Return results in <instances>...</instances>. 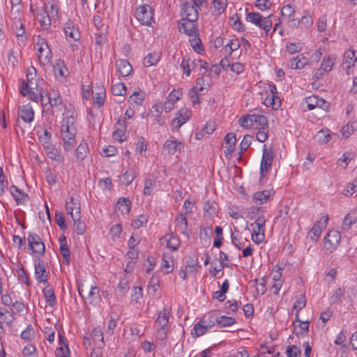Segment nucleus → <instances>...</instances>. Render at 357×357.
<instances>
[{"instance_id":"nucleus-54","label":"nucleus","mask_w":357,"mask_h":357,"mask_svg":"<svg viewBox=\"0 0 357 357\" xmlns=\"http://www.w3.org/2000/svg\"><path fill=\"white\" fill-rule=\"evenodd\" d=\"M251 117L252 115L250 114L241 116L238 121L241 126L246 128L254 127V123H252V119Z\"/></svg>"},{"instance_id":"nucleus-30","label":"nucleus","mask_w":357,"mask_h":357,"mask_svg":"<svg viewBox=\"0 0 357 357\" xmlns=\"http://www.w3.org/2000/svg\"><path fill=\"white\" fill-rule=\"evenodd\" d=\"M252 123L257 129L266 130L268 127L267 117L264 115H252Z\"/></svg>"},{"instance_id":"nucleus-37","label":"nucleus","mask_w":357,"mask_h":357,"mask_svg":"<svg viewBox=\"0 0 357 357\" xmlns=\"http://www.w3.org/2000/svg\"><path fill=\"white\" fill-rule=\"evenodd\" d=\"M264 104L267 107H271L273 109H277L281 105V100L277 95L268 96L264 100Z\"/></svg>"},{"instance_id":"nucleus-61","label":"nucleus","mask_w":357,"mask_h":357,"mask_svg":"<svg viewBox=\"0 0 357 357\" xmlns=\"http://www.w3.org/2000/svg\"><path fill=\"white\" fill-rule=\"evenodd\" d=\"M272 3L268 0H256L255 6L261 10H264L271 8Z\"/></svg>"},{"instance_id":"nucleus-59","label":"nucleus","mask_w":357,"mask_h":357,"mask_svg":"<svg viewBox=\"0 0 357 357\" xmlns=\"http://www.w3.org/2000/svg\"><path fill=\"white\" fill-rule=\"evenodd\" d=\"M36 353V347L32 344L25 346L22 350L24 357H35Z\"/></svg>"},{"instance_id":"nucleus-27","label":"nucleus","mask_w":357,"mask_h":357,"mask_svg":"<svg viewBox=\"0 0 357 357\" xmlns=\"http://www.w3.org/2000/svg\"><path fill=\"white\" fill-rule=\"evenodd\" d=\"M48 102L52 107H58L62 104V99L59 91L52 89L47 93Z\"/></svg>"},{"instance_id":"nucleus-17","label":"nucleus","mask_w":357,"mask_h":357,"mask_svg":"<svg viewBox=\"0 0 357 357\" xmlns=\"http://www.w3.org/2000/svg\"><path fill=\"white\" fill-rule=\"evenodd\" d=\"M100 290L96 286H91L89 291L87 293L85 300L91 305H96L100 302L101 296L100 294Z\"/></svg>"},{"instance_id":"nucleus-39","label":"nucleus","mask_w":357,"mask_h":357,"mask_svg":"<svg viewBox=\"0 0 357 357\" xmlns=\"http://www.w3.org/2000/svg\"><path fill=\"white\" fill-rule=\"evenodd\" d=\"M343 60V66L351 64L354 66V63L357 61V52L353 50H348L344 52Z\"/></svg>"},{"instance_id":"nucleus-57","label":"nucleus","mask_w":357,"mask_h":357,"mask_svg":"<svg viewBox=\"0 0 357 357\" xmlns=\"http://www.w3.org/2000/svg\"><path fill=\"white\" fill-rule=\"evenodd\" d=\"M55 220L56 224L59 226L60 229L62 231H65L67 229V225L66 224V220L63 215L61 212H56L55 213Z\"/></svg>"},{"instance_id":"nucleus-38","label":"nucleus","mask_w":357,"mask_h":357,"mask_svg":"<svg viewBox=\"0 0 357 357\" xmlns=\"http://www.w3.org/2000/svg\"><path fill=\"white\" fill-rule=\"evenodd\" d=\"M131 202L129 199L122 197L116 203V207L121 211L122 213H128L130 210Z\"/></svg>"},{"instance_id":"nucleus-56","label":"nucleus","mask_w":357,"mask_h":357,"mask_svg":"<svg viewBox=\"0 0 357 357\" xmlns=\"http://www.w3.org/2000/svg\"><path fill=\"white\" fill-rule=\"evenodd\" d=\"M286 354L288 357H300L301 351L297 346L291 345L287 347Z\"/></svg>"},{"instance_id":"nucleus-42","label":"nucleus","mask_w":357,"mask_h":357,"mask_svg":"<svg viewBox=\"0 0 357 357\" xmlns=\"http://www.w3.org/2000/svg\"><path fill=\"white\" fill-rule=\"evenodd\" d=\"M13 313L6 308L0 307V316L3 317V321L8 326H11L15 320Z\"/></svg>"},{"instance_id":"nucleus-47","label":"nucleus","mask_w":357,"mask_h":357,"mask_svg":"<svg viewBox=\"0 0 357 357\" xmlns=\"http://www.w3.org/2000/svg\"><path fill=\"white\" fill-rule=\"evenodd\" d=\"M357 128V123L356 122H352L351 124H347L346 126H344L342 128V135L348 138L352 133H354V130Z\"/></svg>"},{"instance_id":"nucleus-53","label":"nucleus","mask_w":357,"mask_h":357,"mask_svg":"<svg viewBox=\"0 0 357 357\" xmlns=\"http://www.w3.org/2000/svg\"><path fill=\"white\" fill-rule=\"evenodd\" d=\"M112 93L115 96H123L126 94V86L123 83H117L112 86Z\"/></svg>"},{"instance_id":"nucleus-24","label":"nucleus","mask_w":357,"mask_h":357,"mask_svg":"<svg viewBox=\"0 0 357 357\" xmlns=\"http://www.w3.org/2000/svg\"><path fill=\"white\" fill-rule=\"evenodd\" d=\"M36 135L38 137L40 143L44 148H50L51 133L47 130L42 128L37 130Z\"/></svg>"},{"instance_id":"nucleus-11","label":"nucleus","mask_w":357,"mask_h":357,"mask_svg":"<svg viewBox=\"0 0 357 357\" xmlns=\"http://www.w3.org/2000/svg\"><path fill=\"white\" fill-rule=\"evenodd\" d=\"M38 51V60L42 65L45 66L51 63L52 54L47 43L43 42Z\"/></svg>"},{"instance_id":"nucleus-6","label":"nucleus","mask_w":357,"mask_h":357,"mask_svg":"<svg viewBox=\"0 0 357 357\" xmlns=\"http://www.w3.org/2000/svg\"><path fill=\"white\" fill-rule=\"evenodd\" d=\"M188 1L183 3L182 15L183 17L181 21L196 22L198 19L199 13L191 0Z\"/></svg>"},{"instance_id":"nucleus-34","label":"nucleus","mask_w":357,"mask_h":357,"mask_svg":"<svg viewBox=\"0 0 357 357\" xmlns=\"http://www.w3.org/2000/svg\"><path fill=\"white\" fill-rule=\"evenodd\" d=\"M93 100L95 105L98 107H101L104 105L105 98V91L102 88L98 89V91L92 90Z\"/></svg>"},{"instance_id":"nucleus-16","label":"nucleus","mask_w":357,"mask_h":357,"mask_svg":"<svg viewBox=\"0 0 357 357\" xmlns=\"http://www.w3.org/2000/svg\"><path fill=\"white\" fill-rule=\"evenodd\" d=\"M18 116L21 117L24 122L31 123L34 116L33 108L29 105H23L18 109Z\"/></svg>"},{"instance_id":"nucleus-20","label":"nucleus","mask_w":357,"mask_h":357,"mask_svg":"<svg viewBox=\"0 0 357 357\" xmlns=\"http://www.w3.org/2000/svg\"><path fill=\"white\" fill-rule=\"evenodd\" d=\"M80 206H75V216L72 217L74 221L75 230L77 234H82L85 231V224L80 220Z\"/></svg>"},{"instance_id":"nucleus-18","label":"nucleus","mask_w":357,"mask_h":357,"mask_svg":"<svg viewBox=\"0 0 357 357\" xmlns=\"http://www.w3.org/2000/svg\"><path fill=\"white\" fill-rule=\"evenodd\" d=\"M176 229L181 234L186 235L188 234V220L183 213L178 214L176 218Z\"/></svg>"},{"instance_id":"nucleus-64","label":"nucleus","mask_w":357,"mask_h":357,"mask_svg":"<svg viewBox=\"0 0 357 357\" xmlns=\"http://www.w3.org/2000/svg\"><path fill=\"white\" fill-rule=\"evenodd\" d=\"M147 222V218L144 215H140L137 220H135L132 222V226L135 229L139 228L143 226L144 223Z\"/></svg>"},{"instance_id":"nucleus-25","label":"nucleus","mask_w":357,"mask_h":357,"mask_svg":"<svg viewBox=\"0 0 357 357\" xmlns=\"http://www.w3.org/2000/svg\"><path fill=\"white\" fill-rule=\"evenodd\" d=\"M116 128L115 131L113 132V137L116 140L123 142L122 137L124 135L126 130V123L125 120L119 119L116 123Z\"/></svg>"},{"instance_id":"nucleus-40","label":"nucleus","mask_w":357,"mask_h":357,"mask_svg":"<svg viewBox=\"0 0 357 357\" xmlns=\"http://www.w3.org/2000/svg\"><path fill=\"white\" fill-rule=\"evenodd\" d=\"M155 185V180L152 175H148L144 181V188L143 193L144 195H149L152 191L153 188Z\"/></svg>"},{"instance_id":"nucleus-52","label":"nucleus","mask_w":357,"mask_h":357,"mask_svg":"<svg viewBox=\"0 0 357 357\" xmlns=\"http://www.w3.org/2000/svg\"><path fill=\"white\" fill-rule=\"evenodd\" d=\"M216 321L221 326H230L235 323V319L231 317L222 316L216 319Z\"/></svg>"},{"instance_id":"nucleus-14","label":"nucleus","mask_w":357,"mask_h":357,"mask_svg":"<svg viewBox=\"0 0 357 357\" xmlns=\"http://www.w3.org/2000/svg\"><path fill=\"white\" fill-rule=\"evenodd\" d=\"M211 326L212 325L208 324L207 320L204 317L194 326L192 335L196 337H199L206 333Z\"/></svg>"},{"instance_id":"nucleus-22","label":"nucleus","mask_w":357,"mask_h":357,"mask_svg":"<svg viewBox=\"0 0 357 357\" xmlns=\"http://www.w3.org/2000/svg\"><path fill=\"white\" fill-rule=\"evenodd\" d=\"M118 72L123 77L128 76L132 72V66L127 60L119 59L116 62Z\"/></svg>"},{"instance_id":"nucleus-48","label":"nucleus","mask_w":357,"mask_h":357,"mask_svg":"<svg viewBox=\"0 0 357 357\" xmlns=\"http://www.w3.org/2000/svg\"><path fill=\"white\" fill-rule=\"evenodd\" d=\"M335 59V56H329L326 59L323 60L321 66L323 68L324 70H326V72H329L332 70Z\"/></svg>"},{"instance_id":"nucleus-55","label":"nucleus","mask_w":357,"mask_h":357,"mask_svg":"<svg viewBox=\"0 0 357 357\" xmlns=\"http://www.w3.org/2000/svg\"><path fill=\"white\" fill-rule=\"evenodd\" d=\"M252 137L248 135H246L243 137V140L240 143V154H242L245 151H246L250 144H252Z\"/></svg>"},{"instance_id":"nucleus-7","label":"nucleus","mask_w":357,"mask_h":357,"mask_svg":"<svg viewBox=\"0 0 357 357\" xmlns=\"http://www.w3.org/2000/svg\"><path fill=\"white\" fill-rule=\"evenodd\" d=\"M34 273L38 282H47L48 272L46 271L45 262L41 259H36L34 261Z\"/></svg>"},{"instance_id":"nucleus-45","label":"nucleus","mask_w":357,"mask_h":357,"mask_svg":"<svg viewBox=\"0 0 357 357\" xmlns=\"http://www.w3.org/2000/svg\"><path fill=\"white\" fill-rule=\"evenodd\" d=\"M180 239L178 237L174 236L172 234L167 239V246L173 251L177 250L180 246Z\"/></svg>"},{"instance_id":"nucleus-5","label":"nucleus","mask_w":357,"mask_h":357,"mask_svg":"<svg viewBox=\"0 0 357 357\" xmlns=\"http://www.w3.org/2000/svg\"><path fill=\"white\" fill-rule=\"evenodd\" d=\"M341 240V234L338 231L331 230L324 239V245L326 250L332 252L339 245Z\"/></svg>"},{"instance_id":"nucleus-49","label":"nucleus","mask_w":357,"mask_h":357,"mask_svg":"<svg viewBox=\"0 0 357 357\" xmlns=\"http://www.w3.org/2000/svg\"><path fill=\"white\" fill-rule=\"evenodd\" d=\"M75 206H79V204L74 202L73 197H71L66 201V209L71 218L75 216L73 211H75Z\"/></svg>"},{"instance_id":"nucleus-46","label":"nucleus","mask_w":357,"mask_h":357,"mask_svg":"<svg viewBox=\"0 0 357 357\" xmlns=\"http://www.w3.org/2000/svg\"><path fill=\"white\" fill-rule=\"evenodd\" d=\"M204 90V86L198 87L197 86H194L190 91L189 96L190 97L191 102L195 105L199 103V98L198 95V91H202Z\"/></svg>"},{"instance_id":"nucleus-13","label":"nucleus","mask_w":357,"mask_h":357,"mask_svg":"<svg viewBox=\"0 0 357 357\" xmlns=\"http://www.w3.org/2000/svg\"><path fill=\"white\" fill-rule=\"evenodd\" d=\"M10 192L18 205L24 204L29 200L28 195L24 193L16 185H11Z\"/></svg>"},{"instance_id":"nucleus-21","label":"nucleus","mask_w":357,"mask_h":357,"mask_svg":"<svg viewBox=\"0 0 357 357\" xmlns=\"http://www.w3.org/2000/svg\"><path fill=\"white\" fill-rule=\"evenodd\" d=\"M90 338L92 339L95 345L98 349H102L105 347L103 333L99 328H95L90 335Z\"/></svg>"},{"instance_id":"nucleus-8","label":"nucleus","mask_w":357,"mask_h":357,"mask_svg":"<svg viewBox=\"0 0 357 357\" xmlns=\"http://www.w3.org/2000/svg\"><path fill=\"white\" fill-rule=\"evenodd\" d=\"M273 160V153L271 149H264L263 156L260 165V180L265 177Z\"/></svg>"},{"instance_id":"nucleus-31","label":"nucleus","mask_w":357,"mask_h":357,"mask_svg":"<svg viewBox=\"0 0 357 357\" xmlns=\"http://www.w3.org/2000/svg\"><path fill=\"white\" fill-rule=\"evenodd\" d=\"M308 63V59L300 54L294 57L290 66L292 69H302Z\"/></svg>"},{"instance_id":"nucleus-28","label":"nucleus","mask_w":357,"mask_h":357,"mask_svg":"<svg viewBox=\"0 0 357 357\" xmlns=\"http://www.w3.org/2000/svg\"><path fill=\"white\" fill-rule=\"evenodd\" d=\"M181 67L183 71V73L185 74L187 77L190 76L192 69H195L197 68V60H192L190 58H183L182 63L181 64Z\"/></svg>"},{"instance_id":"nucleus-19","label":"nucleus","mask_w":357,"mask_h":357,"mask_svg":"<svg viewBox=\"0 0 357 357\" xmlns=\"http://www.w3.org/2000/svg\"><path fill=\"white\" fill-rule=\"evenodd\" d=\"M59 241L60 243V252L63 257V262L68 265L70 262V251L67 243V238L65 236L63 235L60 236Z\"/></svg>"},{"instance_id":"nucleus-9","label":"nucleus","mask_w":357,"mask_h":357,"mask_svg":"<svg viewBox=\"0 0 357 357\" xmlns=\"http://www.w3.org/2000/svg\"><path fill=\"white\" fill-rule=\"evenodd\" d=\"M308 109L311 110L314 108L319 107L324 111H327L329 109L330 103L323 98H320L317 96H311L307 97L305 100Z\"/></svg>"},{"instance_id":"nucleus-58","label":"nucleus","mask_w":357,"mask_h":357,"mask_svg":"<svg viewBox=\"0 0 357 357\" xmlns=\"http://www.w3.org/2000/svg\"><path fill=\"white\" fill-rule=\"evenodd\" d=\"M142 298V288L140 287H135L132 289V294L131 295V301H134L135 303L139 302Z\"/></svg>"},{"instance_id":"nucleus-36","label":"nucleus","mask_w":357,"mask_h":357,"mask_svg":"<svg viewBox=\"0 0 357 357\" xmlns=\"http://www.w3.org/2000/svg\"><path fill=\"white\" fill-rule=\"evenodd\" d=\"M44 297L50 306L53 307L56 303V296L52 287L47 286L43 289Z\"/></svg>"},{"instance_id":"nucleus-29","label":"nucleus","mask_w":357,"mask_h":357,"mask_svg":"<svg viewBox=\"0 0 357 357\" xmlns=\"http://www.w3.org/2000/svg\"><path fill=\"white\" fill-rule=\"evenodd\" d=\"M253 227L251 234L252 239L255 243L259 244L264 239L265 227L260 228L259 225H255Z\"/></svg>"},{"instance_id":"nucleus-50","label":"nucleus","mask_w":357,"mask_h":357,"mask_svg":"<svg viewBox=\"0 0 357 357\" xmlns=\"http://www.w3.org/2000/svg\"><path fill=\"white\" fill-rule=\"evenodd\" d=\"M213 234V228L211 226L200 227L199 238L202 240L209 239Z\"/></svg>"},{"instance_id":"nucleus-32","label":"nucleus","mask_w":357,"mask_h":357,"mask_svg":"<svg viewBox=\"0 0 357 357\" xmlns=\"http://www.w3.org/2000/svg\"><path fill=\"white\" fill-rule=\"evenodd\" d=\"M357 221V213L356 211L349 212L344 218L342 222V229L349 230L351 225Z\"/></svg>"},{"instance_id":"nucleus-15","label":"nucleus","mask_w":357,"mask_h":357,"mask_svg":"<svg viewBox=\"0 0 357 357\" xmlns=\"http://www.w3.org/2000/svg\"><path fill=\"white\" fill-rule=\"evenodd\" d=\"M64 31L68 38L77 41L80 38V33L73 22L68 21L65 24Z\"/></svg>"},{"instance_id":"nucleus-26","label":"nucleus","mask_w":357,"mask_h":357,"mask_svg":"<svg viewBox=\"0 0 357 357\" xmlns=\"http://www.w3.org/2000/svg\"><path fill=\"white\" fill-rule=\"evenodd\" d=\"M190 117L189 112H184L183 113L180 111L178 113V116L175 117L172 122L173 128L178 129L182 125H183Z\"/></svg>"},{"instance_id":"nucleus-62","label":"nucleus","mask_w":357,"mask_h":357,"mask_svg":"<svg viewBox=\"0 0 357 357\" xmlns=\"http://www.w3.org/2000/svg\"><path fill=\"white\" fill-rule=\"evenodd\" d=\"M135 176L133 170L130 169L126 171L123 175V182L126 185H130L135 179Z\"/></svg>"},{"instance_id":"nucleus-41","label":"nucleus","mask_w":357,"mask_h":357,"mask_svg":"<svg viewBox=\"0 0 357 357\" xmlns=\"http://www.w3.org/2000/svg\"><path fill=\"white\" fill-rule=\"evenodd\" d=\"M271 195V192L268 190H264L261 192H257L255 193L253 196V199L257 204H262L266 203L269 197Z\"/></svg>"},{"instance_id":"nucleus-2","label":"nucleus","mask_w":357,"mask_h":357,"mask_svg":"<svg viewBox=\"0 0 357 357\" xmlns=\"http://www.w3.org/2000/svg\"><path fill=\"white\" fill-rule=\"evenodd\" d=\"M245 19L247 22L257 25L266 33L268 32L273 24L270 16L262 17L259 13H248L246 15Z\"/></svg>"},{"instance_id":"nucleus-63","label":"nucleus","mask_w":357,"mask_h":357,"mask_svg":"<svg viewBox=\"0 0 357 357\" xmlns=\"http://www.w3.org/2000/svg\"><path fill=\"white\" fill-rule=\"evenodd\" d=\"M330 135L325 131L320 130L317 133L316 137L318 139L319 143L326 144L329 141Z\"/></svg>"},{"instance_id":"nucleus-35","label":"nucleus","mask_w":357,"mask_h":357,"mask_svg":"<svg viewBox=\"0 0 357 357\" xmlns=\"http://www.w3.org/2000/svg\"><path fill=\"white\" fill-rule=\"evenodd\" d=\"M227 0H213V15L215 16H219L226 9Z\"/></svg>"},{"instance_id":"nucleus-4","label":"nucleus","mask_w":357,"mask_h":357,"mask_svg":"<svg viewBox=\"0 0 357 357\" xmlns=\"http://www.w3.org/2000/svg\"><path fill=\"white\" fill-rule=\"evenodd\" d=\"M29 248L33 253L43 255L45 253V245L40 237L36 234L30 233L27 237Z\"/></svg>"},{"instance_id":"nucleus-12","label":"nucleus","mask_w":357,"mask_h":357,"mask_svg":"<svg viewBox=\"0 0 357 357\" xmlns=\"http://www.w3.org/2000/svg\"><path fill=\"white\" fill-rule=\"evenodd\" d=\"M328 216L324 218V219H321L319 221L315 223L314 227L311 229L309 232V236L310 238L314 241H317L319 236L321 233L322 229L325 228L328 222Z\"/></svg>"},{"instance_id":"nucleus-23","label":"nucleus","mask_w":357,"mask_h":357,"mask_svg":"<svg viewBox=\"0 0 357 357\" xmlns=\"http://www.w3.org/2000/svg\"><path fill=\"white\" fill-rule=\"evenodd\" d=\"M194 22L181 21L179 23L178 30L181 33H184L188 36H194L197 32V29L193 24Z\"/></svg>"},{"instance_id":"nucleus-44","label":"nucleus","mask_w":357,"mask_h":357,"mask_svg":"<svg viewBox=\"0 0 357 357\" xmlns=\"http://www.w3.org/2000/svg\"><path fill=\"white\" fill-rule=\"evenodd\" d=\"M35 330L32 325L29 324L27 326L25 330H24L20 335L22 339L26 341H31L35 336Z\"/></svg>"},{"instance_id":"nucleus-10","label":"nucleus","mask_w":357,"mask_h":357,"mask_svg":"<svg viewBox=\"0 0 357 357\" xmlns=\"http://www.w3.org/2000/svg\"><path fill=\"white\" fill-rule=\"evenodd\" d=\"M169 322V317L167 314L166 313L165 310L159 312L158 318L156 319V324L160 328L159 331L157 333V337L163 340L166 336V327Z\"/></svg>"},{"instance_id":"nucleus-60","label":"nucleus","mask_w":357,"mask_h":357,"mask_svg":"<svg viewBox=\"0 0 357 357\" xmlns=\"http://www.w3.org/2000/svg\"><path fill=\"white\" fill-rule=\"evenodd\" d=\"M47 150V155L48 157L53 160H59L60 158L59 151L50 146V148H45Z\"/></svg>"},{"instance_id":"nucleus-51","label":"nucleus","mask_w":357,"mask_h":357,"mask_svg":"<svg viewBox=\"0 0 357 357\" xmlns=\"http://www.w3.org/2000/svg\"><path fill=\"white\" fill-rule=\"evenodd\" d=\"M159 57L157 54H149L144 61V65L149 67L155 65L158 61Z\"/></svg>"},{"instance_id":"nucleus-33","label":"nucleus","mask_w":357,"mask_h":357,"mask_svg":"<svg viewBox=\"0 0 357 357\" xmlns=\"http://www.w3.org/2000/svg\"><path fill=\"white\" fill-rule=\"evenodd\" d=\"M163 148L169 153L174 154L177 150L180 151L181 148H183V144L181 142H177L174 140H167L165 143Z\"/></svg>"},{"instance_id":"nucleus-1","label":"nucleus","mask_w":357,"mask_h":357,"mask_svg":"<svg viewBox=\"0 0 357 357\" xmlns=\"http://www.w3.org/2000/svg\"><path fill=\"white\" fill-rule=\"evenodd\" d=\"M61 137L63 141V149L68 151L75 145V138L77 134L75 118L73 114L63 118L61 126Z\"/></svg>"},{"instance_id":"nucleus-43","label":"nucleus","mask_w":357,"mask_h":357,"mask_svg":"<svg viewBox=\"0 0 357 357\" xmlns=\"http://www.w3.org/2000/svg\"><path fill=\"white\" fill-rule=\"evenodd\" d=\"M88 153V145L86 143L80 144L76 149V156L79 162H82L86 157Z\"/></svg>"},{"instance_id":"nucleus-3","label":"nucleus","mask_w":357,"mask_h":357,"mask_svg":"<svg viewBox=\"0 0 357 357\" xmlns=\"http://www.w3.org/2000/svg\"><path fill=\"white\" fill-rule=\"evenodd\" d=\"M137 19L143 25H150L153 21V10L148 4L139 6L135 11Z\"/></svg>"}]
</instances>
